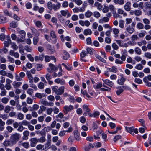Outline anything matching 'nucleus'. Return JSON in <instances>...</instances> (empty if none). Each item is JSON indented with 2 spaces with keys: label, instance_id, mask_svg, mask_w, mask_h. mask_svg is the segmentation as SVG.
Instances as JSON below:
<instances>
[{
  "label": "nucleus",
  "instance_id": "1",
  "mask_svg": "<svg viewBox=\"0 0 151 151\" xmlns=\"http://www.w3.org/2000/svg\"><path fill=\"white\" fill-rule=\"evenodd\" d=\"M52 91L57 95H61L63 93L64 91L65 87L61 86L59 88L57 86H54L52 87Z\"/></svg>",
  "mask_w": 151,
  "mask_h": 151
},
{
  "label": "nucleus",
  "instance_id": "2",
  "mask_svg": "<svg viewBox=\"0 0 151 151\" xmlns=\"http://www.w3.org/2000/svg\"><path fill=\"white\" fill-rule=\"evenodd\" d=\"M20 137V134L19 133H16L11 135L10 139L14 145L19 141Z\"/></svg>",
  "mask_w": 151,
  "mask_h": 151
},
{
  "label": "nucleus",
  "instance_id": "3",
  "mask_svg": "<svg viewBox=\"0 0 151 151\" xmlns=\"http://www.w3.org/2000/svg\"><path fill=\"white\" fill-rule=\"evenodd\" d=\"M74 108V106L73 105H65L63 107V112L65 115H66L68 112L73 110Z\"/></svg>",
  "mask_w": 151,
  "mask_h": 151
},
{
  "label": "nucleus",
  "instance_id": "4",
  "mask_svg": "<svg viewBox=\"0 0 151 151\" xmlns=\"http://www.w3.org/2000/svg\"><path fill=\"white\" fill-rule=\"evenodd\" d=\"M151 81V75H149L147 76L144 77L143 81L145 83L146 86L149 87H151V82L149 81Z\"/></svg>",
  "mask_w": 151,
  "mask_h": 151
},
{
  "label": "nucleus",
  "instance_id": "5",
  "mask_svg": "<svg viewBox=\"0 0 151 151\" xmlns=\"http://www.w3.org/2000/svg\"><path fill=\"white\" fill-rule=\"evenodd\" d=\"M49 67L47 68V70L48 72L52 73V71H56L57 70V68L52 63H49Z\"/></svg>",
  "mask_w": 151,
  "mask_h": 151
},
{
  "label": "nucleus",
  "instance_id": "6",
  "mask_svg": "<svg viewBox=\"0 0 151 151\" xmlns=\"http://www.w3.org/2000/svg\"><path fill=\"white\" fill-rule=\"evenodd\" d=\"M120 77L117 80V83L118 84L122 85L124 83L126 80V78L124 77L122 74L120 75Z\"/></svg>",
  "mask_w": 151,
  "mask_h": 151
},
{
  "label": "nucleus",
  "instance_id": "7",
  "mask_svg": "<svg viewBox=\"0 0 151 151\" xmlns=\"http://www.w3.org/2000/svg\"><path fill=\"white\" fill-rule=\"evenodd\" d=\"M132 6L134 8H138L139 9H141L143 8V3L140 2L138 4L136 2H134L133 3Z\"/></svg>",
  "mask_w": 151,
  "mask_h": 151
},
{
  "label": "nucleus",
  "instance_id": "8",
  "mask_svg": "<svg viewBox=\"0 0 151 151\" xmlns=\"http://www.w3.org/2000/svg\"><path fill=\"white\" fill-rule=\"evenodd\" d=\"M102 81L104 84L107 85L110 87H112L114 86V83L109 79H102Z\"/></svg>",
  "mask_w": 151,
  "mask_h": 151
},
{
  "label": "nucleus",
  "instance_id": "9",
  "mask_svg": "<svg viewBox=\"0 0 151 151\" xmlns=\"http://www.w3.org/2000/svg\"><path fill=\"white\" fill-rule=\"evenodd\" d=\"M55 83L61 85H64L66 84L65 81L63 79L58 78L54 80Z\"/></svg>",
  "mask_w": 151,
  "mask_h": 151
},
{
  "label": "nucleus",
  "instance_id": "10",
  "mask_svg": "<svg viewBox=\"0 0 151 151\" xmlns=\"http://www.w3.org/2000/svg\"><path fill=\"white\" fill-rule=\"evenodd\" d=\"M3 144L5 147H12L14 145L11 140H6L3 142Z\"/></svg>",
  "mask_w": 151,
  "mask_h": 151
},
{
  "label": "nucleus",
  "instance_id": "11",
  "mask_svg": "<svg viewBox=\"0 0 151 151\" xmlns=\"http://www.w3.org/2000/svg\"><path fill=\"white\" fill-rule=\"evenodd\" d=\"M79 24L82 26H86L88 27L90 25V22L88 20L83 21L80 20L79 22Z\"/></svg>",
  "mask_w": 151,
  "mask_h": 151
},
{
  "label": "nucleus",
  "instance_id": "12",
  "mask_svg": "<svg viewBox=\"0 0 151 151\" xmlns=\"http://www.w3.org/2000/svg\"><path fill=\"white\" fill-rule=\"evenodd\" d=\"M31 142L30 146L32 147H34L35 146L36 144L39 142L38 139L36 138H33L30 139Z\"/></svg>",
  "mask_w": 151,
  "mask_h": 151
},
{
  "label": "nucleus",
  "instance_id": "13",
  "mask_svg": "<svg viewBox=\"0 0 151 151\" xmlns=\"http://www.w3.org/2000/svg\"><path fill=\"white\" fill-rule=\"evenodd\" d=\"M60 12L63 16H65L67 15V17H70L71 14L69 13L68 10H62L60 11Z\"/></svg>",
  "mask_w": 151,
  "mask_h": 151
},
{
  "label": "nucleus",
  "instance_id": "14",
  "mask_svg": "<svg viewBox=\"0 0 151 151\" xmlns=\"http://www.w3.org/2000/svg\"><path fill=\"white\" fill-rule=\"evenodd\" d=\"M45 61L46 62H50L51 60H53L55 62L56 61V58L53 56H45Z\"/></svg>",
  "mask_w": 151,
  "mask_h": 151
},
{
  "label": "nucleus",
  "instance_id": "15",
  "mask_svg": "<svg viewBox=\"0 0 151 151\" xmlns=\"http://www.w3.org/2000/svg\"><path fill=\"white\" fill-rule=\"evenodd\" d=\"M131 3L130 2H127L125 4L124 7V9L127 11H129L131 10Z\"/></svg>",
  "mask_w": 151,
  "mask_h": 151
},
{
  "label": "nucleus",
  "instance_id": "16",
  "mask_svg": "<svg viewBox=\"0 0 151 151\" xmlns=\"http://www.w3.org/2000/svg\"><path fill=\"white\" fill-rule=\"evenodd\" d=\"M23 140H27L28 139V136L29 134V132L28 130H25L23 132Z\"/></svg>",
  "mask_w": 151,
  "mask_h": 151
},
{
  "label": "nucleus",
  "instance_id": "17",
  "mask_svg": "<svg viewBox=\"0 0 151 151\" xmlns=\"http://www.w3.org/2000/svg\"><path fill=\"white\" fill-rule=\"evenodd\" d=\"M50 36L54 40L52 41L53 43L55 44L57 41V36L54 31L52 30L50 32Z\"/></svg>",
  "mask_w": 151,
  "mask_h": 151
},
{
  "label": "nucleus",
  "instance_id": "18",
  "mask_svg": "<svg viewBox=\"0 0 151 151\" xmlns=\"http://www.w3.org/2000/svg\"><path fill=\"white\" fill-rule=\"evenodd\" d=\"M60 37L62 42H64L65 41V40L68 41H70L71 39L70 38L69 36H66L64 37L63 35H62L60 36Z\"/></svg>",
  "mask_w": 151,
  "mask_h": 151
},
{
  "label": "nucleus",
  "instance_id": "19",
  "mask_svg": "<svg viewBox=\"0 0 151 151\" xmlns=\"http://www.w3.org/2000/svg\"><path fill=\"white\" fill-rule=\"evenodd\" d=\"M126 30L128 33L130 34H132L134 31V28L133 27H131L130 25L127 27Z\"/></svg>",
  "mask_w": 151,
  "mask_h": 151
},
{
  "label": "nucleus",
  "instance_id": "20",
  "mask_svg": "<svg viewBox=\"0 0 151 151\" xmlns=\"http://www.w3.org/2000/svg\"><path fill=\"white\" fill-rule=\"evenodd\" d=\"M61 4L59 2H57L56 4H53V9L55 11H58L61 7Z\"/></svg>",
  "mask_w": 151,
  "mask_h": 151
},
{
  "label": "nucleus",
  "instance_id": "21",
  "mask_svg": "<svg viewBox=\"0 0 151 151\" xmlns=\"http://www.w3.org/2000/svg\"><path fill=\"white\" fill-rule=\"evenodd\" d=\"M74 135L75 139L78 141H79L81 139L80 134L77 130H75L74 131Z\"/></svg>",
  "mask_w": 151,
  "mask_h": 151
},
{
  "label": "nucleus",
  "instance_id": "22",
  "mask_svg": "<svg viewBox=\"0 0 151 151\" xmlns=\"http://www.w3.org/2000/svg\"><path fill=\"white\" fill-rule=\"evenodd\" d=\"M94 7H96L99 10H101L103 8V6L99 3L96 1L94 4Z\"/></svg>",
  "mask_w": 151,
  "mask_h": 151
},
{
  "label": "nucleus",
  "instance_id": "23",
  "mask_svg": "<svg viewBox=\"0 0 151 151\" xmlns=\"http://www.w3.org/2000/svg\"><path fill=\"white\" fill-rule=\"evenodd\" d=\"M26 74L29 79V82L31 83H32L33 82V77L30 71H27L26 73Z\"/></svg>",
  "mask_w": 151,
  "mask_h": 151
},
{
  "label": "nucleus",
  "instance_id": "24",
  "mask_svg": "<svg viewBox=\"0 0 151 151\" xmlns=\"http://www.w3.org/2000/svg\"><path fill=\"white\" fill-rule=\"evenodd\" d=\"M125 129L127 131L130 133L132 135H134V132H132V130L133 129V127H130L126 126L125 127Z\"/></svg>",
  "mask_w": 151,
  "mask_h": 151
},
{
  "label": "nucleus",
  "instance_id": "25",
  "mask_svg": "<svg viewBox=\"0 0 151 151\" xmlns=\"http://www.w3.org/2000/svg\"><path fill=\"white\" fill-rule=\"evenodd\" d=\"M22 84L21 82H18L14 81L12 85L15 88H19L21 85Z\"/></svg>",
  "mask_w": 151,
  "mask_h": 151
},
{
  "label": "nucleus",
  "instance_id": "26",
  "mask_svg": "<svg viewBox=\"0 0 151 151\" xmlns=\"http://www.w3.org/2000/svg\"><path fill=\"white\" fill-rule=\"evenodd\" d=\"M44 55L43 54L39 56H36L35 57V60L36 61H39V60L42 61L44 59Z\"/></svg>",
  "mask_w": 151,
  "mask_h": 151
},
{
  "label": "nucleus",
  "instance_id": "27",
  "mask_svg": "<svg viewBox=\"0 0 151 151\" xmlns=\"http://www.w3.org/2000/svg\"><path fill=\"white\" fill-rule=\"evenodd\" d=\"M103 86V84L101 82L97 83L95 85H93V87L95 89H100Z\"/></svg>",
  "mask_w": 151,
  "mask_h": 151
},
{
  "label": "nucleus",
  "instance_id": "28",
  "mask_svg": "<svg viewBox=\"0 0 151 151\" xmlns=\"http://www.w3.org/2000/svg\"><path fill=\"white\" fill-rule=\"evenodd\" d=\"M107 70L109 72H113L114 73H116L117 71V68L115 66H112L111 68H108Z\"/></svg>",
  "mask_w": 151,
  "mask_h": 151
},
{
  "label": "nucleus",
  "instance_id": "29",
  "mask_svg": "<svg viewBox=\"0 0 151 151\" xmlns=\"http://www.w3.org/2000/svg\"><path fill=\"white\" fill-rule=\"evenodd\" d=\"M114 2L117 4L122 5L124 4V0H113Z\"/></svg>",
  "mask_w": 151,
  "mask_h": 151
},
{
  "label": "nucleus",
  "instance_id": "30",
  "mask_svg": "<svg viewBox=\"0 0 151 151\" xmlns=\"http://www.w3.org/2000/svg\"><path fill=\"white\" fill-rule=\"evenodd\" d=\"M63 59L64 60H66L69 57L68 53L65 50L63 51Z\"/></svg>",
  "mask_w": 151,
  "mask_h": 151
},
{
  "label": "nucleus",
  "instance_id": "31",
  "mask_svg": "<svg viewBox=\"0 0 151 151\" xmlns=\"http://www.w3.org/2000/svg\"><path fill=\"white\" fill-rule=\"evenodd\" d=\"M92 33L91 30L89 29H85L83 32V34L85 35H90Z\"/></svg>",
  "mask_w": 151,
  "mask_h": 151
},
{
  "label": "nucleus",
  "instance_id": "32",
  "mask_svg": "<svg viewBox=\"0 0 151 151\" xmlns=\"http://www.w3.org/2000/svg\"><path fill=\"white\" fill-rule=\"evenodd\" d=\"M39 103L40 104L43 105L47 106V101L45 99H41L39 101Z\"/></svg>",
  "mask_w": 151,
  "mask_h": 151
},
{
  "label": "nucleus",
  "instance_id": "33",
  "mask_svg": "<svg viewBox=\"0 0 151 151\" xmlns=\"http://www.w3.org/2000/svg\"><path fill=\"white\" fill-rule=\"evenodd\" d=\"M47 5L48 9L52 11L53 9V4H52V3L51 2H48L47 3Z\"/></svg>",
  "mask_w": 151,
  "mask_h": 151
},
{
  "label": "nucleus",
  "instance_id": "34",
  "mask_svg": "<svg viewBox=\"0 0 151 151\" xmlns=\"http://www.w3.org/2000/svg\"><path fill=\"white\" fill-rule=\"evenodd\" d=\"M135 68L137 69L141 70L143 68V66L141 64L139 63L137 64L135 66Z\"/></svg>",
  "mask_w": 151,
  "mask_h": 151
},
{
  "label": "nucleus",
  "instance_id": "35",
  "mask_svg": "<svg viewBox=\"0 0 151 151\" xmlns=\"http://www.w3.org/2000/svg\"><path fill=\"white\" fill-rule=\"evenodd\" d=\"M83 109L86 112L88 113L90 111V109L88 108L87 105H84L82 106Z\"/></svg>",
  "mask_w": 151,
  "mask_h": 151
},
{
  "label": "nucleus",
  "instance_id": "36",
  "mask_svg": "<svg viewBox=\"0 0 151 151\" xmlns=\"http://www.w3.org/2000/svg\"><path fill=\"white\" fill-rule=\"evenodd\" d=\"M10 26L12 28H15L18 26V24L17 22L14 21H12L10 23Z\"/></svg>",
  "mask_w": 151,
  "mask_h": 151
},
{
  "label": "nucleus",
  "instance_id": "37",
  "mask_svg": "<svg viewBox=\"0 0 151 151\" xmlns=\"http://www.w3.org/2000/svg\"><path fill=\"white\" fill-rule=\"evenodd\" d=\"M136 26L137 28L139 29H143L144 27L143 24L141 23H138Z\"/></svg>",
  "mask_w": 151,
  "mask_h": 151
},
{
  "label": "nucleus",
  "instance_id": "38",
  "mask_svg": "<svg viewBox=\"0 0 151 151\" xmlns=\"http://www.w3.org/2000/svg\"><path fill=\"white\" fill-rule=\"evenodd\" d=\"M93 14V13L91 11L88 10L85 13V16L87 18L90 17Z\"/></svg>",
  "mask_w": 151,
  "mask_h": 151
},
{
  "label": "nucleus",
  "instance_id": "39",
  "mask_svg": "<svg viewBox=\"0 0 151 151\" xmlns=\"http://www.w3.org/2000/svg\"><path fill=\"white\" fill-rule=\"evenodd\" d=\"M134 51L137 54L139 55L141 54V49L139 47H136L134 49Z\"/></svg>",
  "mask_w": 151,
  "mask_h": 151
},
{
  "label": "nucleus",
  "instance_id": "40",
  "mask_svg": "<svg viewBox=\"0 0 151 151\" xmlns=\"http://www.w3.org/2000/svg\"><path fill=\"white\" fill-rule=\"evenodd\" d=\"M50 141H48L45 144V149L47 150L49 149L51 147V145H50Z\"/></svg>",
  "mask_w": 151,
  "mask_h": 151
},
{
  "label": "nucleus",
  "instance_id": "41",
  "mask_svg": "<svg viewBox=\"0 0 151 151\" xmlns=\"http://www.w3.org/2000/svg\"><path fill=\"white\" fill-rule=\"evenodd\" d=\"M7 22V19L6 17L3 16L0 17V23H4Z\"/></svg>",
  "mask_w": 151,
  "mask_h": 151
},
{
  "label": "nucleus",
  "instance_id": "42",
  "mask_svg": "<svg viewBox=\"0 0 151 151\" xmlns=\"http://www.w3.org/2000/svg\"><path fill=\"white\" fill-rule=\"evenodd\" d=\"M11 111V107L9 105L6 106L5 108L4 111L6 113H8Z\"/></svg>",
  "mask_w": 151,
  "mask_h": 151
},
{
  "label": "nucleus",
  "instance_id": "43",
  "mask_svg": "<svg viewBox=\"0 0 151 151\" xmlns=\"http://www.w3.org/2000/svg\"><path fill=\"white\" fill-rule=\"evenodd\" d=\"M24 118V116L23 114L21 113H19L17 115V118L19 120H22Z\"/></svg>",
  "mask_w": 151,
  "mask_h": 151
},
{
  "label": "nucleus",
  "instance_id": "44",
  "mask_svg": "<svg viewBox=\"0 0 151 151\" xmlns=\"http://www.w3.org/2000/svg\"><path fill=\"white\" fill-rule=\"evenodd\" d=\"M14 121L12 119H7L6 122V124L7 125H12L14 123Z\"/></svg>",
  "mask_w": 151,
  "mask_h": 151
},
{
  "label": "nucleus",
  "instance_id": "45",
  "mask_svg": "<svg viewBox=\"0 0 151 151\" xmlns=\"http://www.w3.org/2000/svg\"><path fill=\"white\" fill-rule=\"evenodd\" d=\"M19 34L21 35V37L23 38H24L25 36L26 33L24 30H21L19 32Z\"/></svg>",
  "mask_w": 151,
  "mask_h": 151
},
{
  "label": "nucleus",
  "instance_id": "46",
  "mask_svg": "<svg viewBox=\"0 0 151 151\" xmlns=\"http://www.w3.org/2000/svg\"><path fill=\"white\" fill-rule=\"evenodd\" d=\"M93 14L94 16L97 18L100 17L101 16L100 14L97 11H95L93 12Z\"/></svg>",
  "mask_w": 151,
  "mask_h": 151
},
{
  "label": "nucleus",
  "instance_id": "47",
  "mask_svg": "<svg viewBox=\"0 0 151 151\" xmlns=\"http://www.w3.org/2000/svg\"><path fill=\"white\" fill-rule=\"evenodd\" d=\"M87 51L88 53L90 55H92L93 54V51L94 50L91 48H87Z\"/></svg>",
  "mask_w": 151,
  "mask_h": 151
},
{
  "label": "nucleus",
  "instance_id": "48",
  "mask_svg": "<svg viewBox=\"0 0 151 151\" xmlns=\"http://www.w3.org/2000/svg\"><path fill=\"white\" fill-rule=\"evenodd\" d=\"M11 43V41H4V47H8L9 46V45Z\"/></svg>",
  "mask_w": 151,
  "mask_h": 151
},
{
  "label": "nucleus",
  "instance_id": "49",
  "mask_svg": "<svg viewBox=\"0 0 151 151\" xmlns=\"http://www.w3.org/2000/svg\"><path fill=\"white\" fill-rule=\"evenodd\" d=\"M144 55L146 58L149 59H151V53L146 52L144 53Z\"/></svg>",
  "mask_w": 151,
  "mask_h": 151
},
{
  "label": "nucleus",
  "instance_id": "50",
  "mask_svg": "<svg viewBox=\"0 0 151 151\" xmlns=\"http://www.w3.org/2000/svg\"><path fill=\"white\" fill-rule=\"evenodd\" d=\"M4 14L8 16H10L11 17H12V14L9 12L8 10H4Z\"/></svg>",
  "mask_w": 151,
  "mask_h": 151
},
{
  "label": "nucleus",
  "instance_id": "51",
  "mask_svg": "<svg viewBox=\"0 0 151 151\" xmlns=\"http://www.w3.org/2000/svg\"><path fill=\"white\" fill-rule=\"evenodd\" d=\"M9 99L6 97H4L1 99V102L5 104H7L9 100Z\"/></svg>",
  "mask_w": 151,
  "mask_h": 151
},
{
  "label": "nucleus",
  "instance_id": "52",
  "mask_svg": "<svg viewBox=\"0 0 151 151\" xmlns=\"http://www.w3.org/2000/svg\"><path fill=\"white\" fill-rule=\"evenodd\" d=\"M53 111V109L52 108H49L46 110V113L48 115H50Z\"/></svg>",
  "mask_w": 151,
  "mask_h": 151
},
{
  "label": "nucleus",
  "instance_id": "53",
  "mask_svg": "<svg viewBox=\"0 0 151 151\" xmlns=\"http://www.w3.org/2000/svg\"><path fill=\"white\" fill-rule=\"evenodd\" d=\"M96 57L100 61L103 63H105L106 62V60L98 55H96Z\"/></svg>",
  "mask_w": 151,
  "mask_h": 151
},
{
  "label": "nucleus",
  "instance_id": "54",
  "mask_svg": "<svg viewBox=\"0 0 151 151\" xmlns=\"http://www.w3.org/2000/svg\"><path fill=\"white\" fill-rule=\"evenodd\" d=\"M142 12L139 10H136L134 11V14L136 16H139L141 14Z\"/></svg>",
  "mask_w": 151,
  "mask_h": 151
},
{
  "label": "nucleus",
  "instance_id": "55",
  "mask_svg": "<svg viewBox=\"0 0 151 151\" xmlns=\"http://www.w3.org/2000/svg\"><path fill=\"white\" fill-rule=\"evenodd\" d=\"M39 107V106L38 105L36 104H34L33 105L32 111L37 110Z\"/></svg>",
  "mask_w": 151,
  "mask_h": 151
},
{
  "label": "nucleus",
  "instance_id": "56",
  "mask_svg": "<svg viewBox=\"0 0 151 151\" xmlns=\"http://www.w3.org/2000/svg\"><path fill=\"white\" fill-rule=\"evenodd\" d=\"M102 9L103 12L104 13H107L109 11V7L106 6H104Z\"/></svg>",
  "mask_w": 151,
  "mask_h": 151
},
{
  "label": "nucleus",
  "instance_id": "57",
  "mask_svg": "<svg viewBox=\"0 0 151 151\" xmlns=\"http://www.w3.org/2000/svg\"><path fill=\"white\" fill-rule=\"evenodd\" d=\"M143 23L146 24H150V20L147 18H145L142 19Z\"/></svg>",
  "mask_w": 151,
  "mask_h": 151
},
{
  "label": "nucleus",
  "instance_id": "58",
  "mask_svg": "<svg viewBox=\"0 0 151 151\" xmlns=\"http://www.w3.org/2000/svg\"><path fill=\"white\" fill-rule=\"evenodd\" d=\"M22 145L26 148H28L29 147V144L28 142H24L22 144Z\"/></svg>",
  "mask_w": 151,
  "mask_h": 151
},
{
  "label": "nucleus",
  "instance_id": "59",
  "mask_svg": "<svg viewBox=\"0 0 151 151\" xmlns=\"http://www.w3.org/2000/svg\"><path fill=\"white\" fill-rule=\"evenodd\" d=\"M145 5L147 9H151V3L150 2H146Z\"/></svg>",
  "mask_w": 151,
  "mask_h": 151
},
{
  "label": "nucleus",
  "instance_id": "60",
  "mask_svg": "<svg viewBox=\"0 0 151 151\" xmlns=\"http://www.w3.org/2000/svg\"><path fill=\"white\" fill-rule=\"evenodd\" d=\"M75 83V81L73 80H70L68 82V84L69 85L70 87H73Z\"/></svg>",
  "mask_w": 151,
  "mask_h": 151
},
{
  "label": "nucleus",
  "instance_id": "61",
  "mask_svg": "<svg viewBox=\"0 0 151 151\" xmlns=\"http://www.w3.org/2000/svg\"><path fill=\"white\" fill-rule=\"evenodd\" d=\"M116 43L121 47H123V43L122 41L120 40H116Z\"/></svg>",
  "mask_w": 151,
  "mask_h": 151
},
{
  "label": "nucleus",
  "instance_id": "62",
  "mask_svg": "<svg viewBox=\"0 0 151 151\" xmlns=\"http://www.w3.org/2000/svg\"><path fill=\"white\" fill-rule=\"evenodd\" d=\"M86 121V119L83 116H82L80 118V122L83 124H84L85 123Z\"/></svg>",
  "mask_w": 151,
  "mask_h": 151
},
{
  "label": "nucleus",
  "instance_id": "63",
  "mask_svg": "<svg viewBox=\"0 0 151 151\" xmlns=\"http://www.w3.org/2000/svg\"><path fill=\"white\" fill-rule=\"evenodd\" d=\"M134 81L139 84L142 83V80L139 78H135L134 80Z\"/></svg>",
  "mask_w": 151,
  "mask_h": 151
},
{
  "label": "nucleus",
  "instance_id": "64",
  "mask_svg": "<svg viewBox=\"0 0 151 151\" xmlns=\"http://www.w3.org/2000/svg\"><path fill=\"white\" fill-rule=\"evenodd\" d=\"M131 40L133 41H135L138 39V37L137 35H132L131 37Z\"/></svg>",
  "mask_w": 151,
  "mask_h": 151
}]
</instances>
